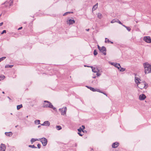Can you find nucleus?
I'll return each instance as SVG.
<instances>
[{"mask_svg":"<svg viewBox=\"0 0 151 151\" xmlns=\"http://www.w3.org/2000/svg\"><path fill=\"white\" fill-rule=\"evenodd\" d=\"M82 127L83 128V129H84L85 128V126H84L82 125Z\"/></svg>","mask_w":151,"mask_h":151,"instance_id":"nucleus-51","label":"nucleus"},{"mask_svg":"<svg viewBox=\"0 0 151 151\" xmlns=\"http://www.w3.org/2000/svg\"><path fill=\"white\" fill-rule=\"evenodd\" d=\"M6 30H4L1 33V34H3L4 33H6Z\"/></svg>","mask_w":151,"mask_h":151,"instance_id":"nucleus-37","label":"nucleus"},{"mask_svg":"<svg viewBox=\"0 0 151 151\" xmlns=\"http://www.w3.org/2000/svg\"><path fill=\"white\" fill-rule=\"evenodd\" d=\"M70 12H66L65 13L63 14V16H65L68 13H69Z\"/></svg>","mask_w":151,"mask_h":151,"instance_id":"nucleus-39","label":"nucleus"},{"mask_svg":"<svg viewBox=\"0 0 151 151\" xmlns=\"http://www.w3.org/2000/svg\"><path fill=\"white\" fill-rule=\"evenodd\" d=\"M22 28V27H19V28L18 29V30H20V29H21Z\"/></svg>","mask_w":151,"mask_h":151,"instance_id":"nucleus-45","label":"nucleus"},{"mask_svg":"<svg viewBox=\"0 0 151 151\" xmlns=\"http://www.w3.org/2000/svg\"><path fill=\"white\" fill-rule=\"evenodd\" d=\"M28 117V116H26L27 118V117Z\"/></svg>","mask_w":151,"mask_h":151,"instance_id":"nucleus-61","label":"nucleus"},{"mask_svg":"<svg viewBox=\"0 0 151 151\" xmlns=\"http://www.w3.org/2000/svg\"><path fill=\"white\" fill-rule=\"evenodd\" d=\"M119 145V144L118 142H115L112 145V147L114 148H116Z\"/></svg>","mask_w":151,"mask_h":151,"instance_id":"nucleus-12","label":"nucleus"},{"mask_svg":"<svg viewBox=\"0 0 151 151\" xmlns=\"http://www.w3.org/2000/svg\"><path fill=\"white\" fill-rule=\"evenodd\" d=\"M41 145L40 144H38L37 145V146L38 148H40L41 147Z\"/></svg>","mask_w":151,"mask_h":151,"instance_id":"nucleus-36","label":"nucleus"},{"mask_svg":"<svg viewBox=\"0 0 151 151\" xmlns=\"http://www.w3.org/2000/svg\"><path fill=\"white\" fill-rule=\"evenodd\" d=\"M146 98V96L144 94H142L139 96V99L141 101L144 100Z\"/></svg>","mask_w":151,"mask_h":151,"instance_id":"nucleus-9","label":"nucleus"},{"mask_svg":"<svg viewBox=\"0 0 151 151\" xmlns=\"http://www.w3.org/2000/svg\"><path fill=\"white\" fill-rule=\"evenodd\" d=\"M98 53L96 50H95L93 51V54L94 55H96Z\"/></svg>","mask_w":151,"mask_h":151,"instance_id":"nucleus-32","label":"nucleus"},{"mask_svg":"<svg viewBox=\"0 0 151 151\" xmlns=\"http://www.w3.org/2000/svg\"><path fill=\"white\" fill-rule=\"evenodd\" d=\"M13 4V1H11V2H10V5L11 6V5H12V4Z\"/></svg>","mask_w":151,"mask_h":151,"instance_id":"nucleus-41","label":"nucleus"},{"mask_svg":"<svg viewBox=\"0 0 151 151\" xmlns=\"http://www.w3.org/2000/svg\"><path fill=\"white\" fill-rule=\"evenodd\" d=\"M56 128L58 130H60L61 129V127L60 126H57Z\"/></svg>","mask_w":151,"mask_h":151,"instance_id":"nucleus-24","label":"nucleus"},{"mask_svg":"<svg viewBox=\"0 0 151 151\" xmlns=\"http://www.w3.org/2000/svg\"><path fill=\"white\" fill-rule=\"evenodd\" d=\"M22 104H20L19 105H17V109L18 110L20 108H22Z\"/></svg>","mask_w":151,"mask_h":151,"instance_id":"nucleus-22","label":"nucleus"},{"mask_svg":"<svg viewBox=\"0 0 151 151\" xmlns=\"http://www.w3.org/2000/svg\"><path fill=\"white\" fill-rule=\"evenodd\" d=\"M43 107L44 108H50L52 109L55 111H56V108L54 107L52 104L47 101H44Z\"/></svg>","mask_w":151,"mask_h":151,"instance_id":"nucleus-2","label":"nucleus"},{"mask_svg":"<svg viewBox=\"0 0 151 151\" xmlns=\"http://www.w3.org/2000/svg\"><path fill=\"white\" fill-rule=\"evenodd\" d=\"M98 4L97 3L92 8V10L94 11L98 7Z\"/></svg>","mask_w":151,"mask_h":151,"instance_id":"nucleus-18","label":"nucleus"},{"mask_svg":"<svg viewBox=\"0 0 151 151\" xmlns=\"http://www.w3.org/2000/svg\"><path fill=\"white\" fill-rule=\"evenodd\" d=\"M97 17L99 19H101L102 17V14L100 13H98L97 14Z\"/></svg>","mask_w":151,"mask_h":151,"instance_id":"nucleus-16","label":"nucleus"},{"mask_svg":"<svg viewBox=\"0 0 151 151\" xmlns=\"http://www.w3.org/2000/svg\"><path fill=\"white\" fill-rule=\"evenodd\" d=\"M120 71L123 72L125 70V68H120L119 69Z\"/></svg>","mask_w":151,"mask_h":151,"instance_id":"nucleus-28","label":"nucleus"},{"mask_svg":"<svg viewBox=\"0 0 151 151\" xmlns=\"http://www.w3.org/2000/svg\"><path fill=\"white\" fill-rule=\"evenodd\" d=\"M110 43H112V44H113V42H112L111 41H110Z\"/></svg>","mask_w":151,"mask_h":151,"instance_id":"nucleus-54","label":"nucleus"},{"mask_svg":"<svg viewBox=\"0 0 151 151\" xmlns=\"http://www.w3.org/2000/svg\"><path fill=\"white\" fill-rule=\"evenodd\" d=\"M39 140H40L41 142H42L43 145L44 146H45L47 143V139L45 138H42L39 139Z\"/></svg>","mask_w":151,"mask_h":151,"instance_id":"nucleus-4","label":"nucleus"},{"mask_svg":"<svg viewBox=\"0 0 151 151\" xmlns=\"http://www.w3.org/2000/svg\"><path fill=\"white\" fill-rule=\"evenodd\" d=\"M114 66L115 67L119 69L121 67L120 64L118 63H116L114 65Z\"/></svg>","mask_w":151,"mask_h":151,"instance_id":"nucleus-19","label":"nucleus"},{"mask_svg":"<svg viewBox=\"0 0 151 151\" xmlns=\"http://www.w3.org/2000/svg\"><path fill=\"white\" fill-rule=\"evenodd\" d=\"M102 93L105 95L106 96H107V95L106 93H104L103 92Z\"/></svg>","mask_w":151,"mask_h":151,"instance_id":"nucleus-49","label":"nucleus"},{"mask_svg":"<svg viewBox=\"0 0 151 151\" xmlns=\"http://www.w3.org/2000/svg\"><path fill=\"white\" fill-rule=\"evenodd\" d=\"M8 98L9 99H10V98H9V97H8Z\"/></svg>","mask_w":151,"mask_h":151,"instance_id":"nucleus-60","label":"nucleus"},{"mask_svg":"<svg viewBox=\"0 0 151 151\" xmlns=\"http://www.w3.org/2000/svg\"><path fill=\"white\" fill-rule=\"evenodd\" d=\"M143 65L145 74L151 73V65L148 63H144Z\"/></svg>","mask_w":151,"mask_h":151,"instance_id":"nucleus-1","label":"nucleus"},{"mask_svg":"<svg viewBox=\"0 0 151 151\" xmlns=\"http://www.w3.org/2000/svg\"><path fill=\"white\" fill-rule=\"evenodd\" d=\"M92 71L94 73H96L99 71V70H98L97 68H93Z\"/></svg>","mask_w":151,"mask_h":151,"instance_id":"nucleus-14","label":"nucleus"},{"mask_svg":"<svg viewBox=\"0 0 151 151\" xmlns=\"http://www.w3.org/2000/svg\"><path fill=\"white\" fill-rule=\"evenodd\" d=\"M13 66V65H5V67L6 68H12Z\"/></svg>","mask_w":151,"mask_h":151,"instance_id":"nucleus-23","label":"nucleus"},{"mask_svg":"<svg viewBox=\"0 0 151 151\" xmlns=\"http://www.w3.org/2000/svg\"><path fill=\"white\" fill-rule=\"evenodd\" d=\"M6 58V57H4L0 58V62L1 61L3 60L4 59H5Z\"/></svg>","mask_w":151,"mask_h":151,"instance_id":"nucleus-31","label":"nucleus"},{"mask_svg":"<svg viewBox=\"0 0 151 151\" xmlns=\"http://www.w3.org/2000/svg\"><path fill=\"white\" fill-rule=\"evenodd\" d=\"M78 130L79 132H81V131L83 132H84L81 127H80L79 129H78Z\"/></svg>","mask_w":151,"mask_h":151,"instance_id":"nucleus-30","label":"nucleus"},{"mask_svg":"<svg viewBox=\"0 0 151 151\" xmlns=\"http://www.w3.org/2000/svg\"><path fill=\"white\" fill-rule=\"evenodd\" d=\"M96 73H97L96 75L98 76H100L101 75V74L100 73H99V72H97Z\"/></svg>","mask_w":151,"mask_h":151,"instance_id":"nucleus-35","label":"nucleus"},{"mask_svg":"<svg viewBox=\"0 0 151 151\" xmlns=\"http://www.w3.org/2000/svg\"><path fill=\"white\" fill-rule=\"evenodd\" d=\"M84 66L85 67H90V66H87V65H84Z\"/></svg>","mask_w":151,"mask_h":151,"instance_id":"nucleus-47","label":"nucleus"},{"mask_svg":"<svg viewBox=\"0 0 151 151\" xmlns=\"http://www.w3.org/2000/svg\"><path fill=\"white\" fill-rule=\"evenodd\" d=\"M99 50L101 52L103 53L104 55H106V49L105 47L104 46L102 47Z\"/></svg>","mask_w":151,"mask_h":151,"instance_id":"nucleus-6","label":"nucleus"},{"mask_svg":"<svg viewBox=\"0 0 151 151\" xmlns=\"http://www.w3.org/2000/svg\"><path fill=\"white\" fill-rule=\"evenodd\" d=\"M80 132H78V134L80 136H82L83 135V134H81V133H80Z\"/></svg>","mask_w":151,"mask_h":151,"instance_id":"nucleus-40","label":"nucleus"},{"mask_svg":"<svg viewBox=\"0 0 151 151\" xmlns=\"http://www.w3.org/2000/svg\"><path fill=\"white\" fill-rule=\"evenodd\" d=\"M86 30L87 31H88L89 30V29H86Z\"/></svg>","mask_w":151,"mask_h":151,"instance_id":"nucleus-52","label":"nucleus"},{"mask_svg":"<svg viewBox=\"0 0 151 151\" xmlns=\"http://www.w3.org/2000/svg\"><path fill=\"white\" fill-rule=\"evenodd\" d=\"M144 40L146 42L150 43L151 42V39L149 36H146L144 38Z\"/></svg>","mask_w":151,"mask_h":151,"instance_id":"nucleus-7","label":"nucleus"},{"mask_svg":"<svg viewBox=\"0 0 151 151\" xmlns=\"http://www.w3.org/2000/svg\"><path fill=\"white\" fill-rule=\"evenodd\" d=\"M97 46H98V48L99 50L101 47H100L99 45H98Z\"/></svg>","mask_w":151,"mask_h":151,"instance_id":"nucleus-43","label":"nucleus"},{"mask_svg":"<svg viewBox=\"0 0 151 151\" xmlns=\"http://www.w3.org/2000/svg\"><path fill=\"white\" fill-rule=\"evenodd\" d=\"M111 65L114 66V65L116 63H111Z\"/></svg>","mask_w":151,"mask_h":151,"instance_id":"nucleus-42","label":"nucleus"},{"mask_svg":"<svg viewBox=\"0 0 151 151\" xmlns=\"http://www.w3.org/2000/svg\"><path fill=\"white\" fill-rule=\"evenodd\" d=\"M2 93H4V91L2 92Z\"/></svg>","mask_w":151,"mask_h":151,"instance_id":"nucleus-59","label":"nucleus"},{"mask_svg":"<svg viewBox=\"0 0 151 151\" xmlns=\"http://www.w3.org/2000/svg\"><path fill=\"white\" fill-rule=\"evenodd\" d=\"M41 127L40 125H39L38 126V128H40V127Z\"/></svg>","mask_w":151,"mask_h":151,"instance_id":"nucleus-56","label":"nucleus"},{"mask_svg":"<svg viewBox=\"0 0 151 151\" xmlns=\"http://www.w3.org/2000/svg\"><path fill=\"white\" fill-rule=\"evenodd\" d=\"M3 24V22H1L0 23V26H2Z\"/></svg>","mask_w":151,"mask_h":151,"instance_id":"nucleus-44","label":"nucleus"},{"mask_svg":"<svg viewBox=\"0 0 151 151\" xmlns=\"http://www.w3.org/2000/svg\"><path fill=\"white\" fill-rule=\"evenodd\" d=\"M59 110L61 112V115H64L66 114L67 111L66 107H63L62 109H60Z\"/></svg>","mask_w":151,"mask_h":151,"instance_id":"nucleus-5","label":"nucleus"},{"mask_svg":"<svg viewBox=\"0 0 151 151\" xmlns=\"http://www.w3.org/2000/svg\"><path fill=\"white\" fill-rule=\"evenodd\" d=\"M105 42L106 43H110V41L107 38H105Z\"/></svg>","mask_w":151,"mask_h":151,"instance_id":"nucleus-25","label":"nucleus"},{"mask_svg":"<svg viewBox=\"0 0 151 151\" xmlns=\"http://www.w3.org/2000/svg\"><path fill=\"white\" fill-rule=\"evenodd\" d=\"M7 3V1H5V3H4V4H6V3Z\"/></svg>","mask_w":151,"mask_h":151,"instance_id":"nucleus-53","label":"nucleus"},{"mask_svg":"<svg viewBox=\"0 0 151 151\" xmlns=\"http://www.w3.org/2000/svg\"><path fill=\"white\" fill-rule=\"evenodd\" d=\"M18 125H16L15 126V127L17 128L18 127Z\"/></svg>","mask_w":151,"mask_h":151,"instance_id":"nucleus-57","label":"nucleus"},{"mask_svg":"<svg viewBox=\"0 0 151 151\" xmlns=\"http://www.w3.org/2000/svg\"><path fill=\"white\" fill-rule=\"evenodd\" d=\"M118 22L119 23V24H120L121 25H122V23L118 20V22Z\"/></svg>","mask_w":151,"mask_h":151,"instance_id":"nucleus-38","label":"nucleus"},{"mask_svg":"<svg viewBox=\"0 0 151 151\" xmlns=\"http://www.w3.org/2000/svg\"><path fill=\"white\" fill-rule=\"evenodd\" d=\"M96 78V76L93 77V78Z\"/></svg>","mask_w":151,"mask_h":151,"instance_id":"nucleus-55","label":"nucleus"},{"mask_svg":"<svg viewBox=\"0 0 151 151\" xmlns=\"http://www.w3.org/2000/svg\"><path fill=\"white\" fill-rule=\"evenodd\" d=\"M87 88H88L90 89V90H91L92 91H93V92L96 91V89L94 88H93L91 87L88 86H87Z\"/></svg>","mask_w":151,"mask_h":151,"instance_id":"nucleus-20","label":"nucleus"},{"mask_svg":"<svg viewBox=\"0 0 151 151\" xmlns=\"http://www.w3.org/2000/svg\"><path fill=\"white\" fill-rule=\"evenodd\" d=\"M118 22V19L116 20V19H114L111 21V23H113L115 22Z\"/></svg>","mask_w":151,"mask_h":151,"instance_id":"nucleus-26","label":"nucleus"},{"mask_svg":"<svg viewBox=\"0 0 151 151\" xmlns=\"http://www.w3.org/2000/svg\"><path fill=\"white\" fill-rule=\"evenodd\" d=\"M138 84L137 86L141 89H146L147 86V84L145 81L140 82Z\"/></svg>","mask_w":151,"mask_h":151,"instance_id":"nucleus-3","label":"nucleus"},{"mask_svg":"<svg viewBox=\"0 0 151 151\" xmlns=\"http://www.w3.org/2000/svg\"><path fill=\"white\" fill-rule=\"evenodd\" d=\"M70 12V13H69V14L70 13H73L72 12Z\"/></svg>","mask_w":151,"mask_h":151,"instance_id":"nucleus-58","label":"nucleus"},{"mask_svg":"<svg viewBox=\"0 0 151 151\" xmlns=\"http://www.w3.org/2000/svg\"><path fill=\"white\" fill-rule=\"evenodd\" d=\"M135 82L136 84H137V86H138V84L140 83L141 82V80L140 79L137 77H135Z\"/></svg>","mask_w":151,"mask_h":151,"instance_id":"nucleus-10","label":"nucleus"},{"mask_svg":"<svg viewBox=\"0 0 151 151\" xmlns=\"http://www.w3.org/2000/svg\"><path fill=\"white\" fill-rule=\"evenodd\" d=\"M126 28L128 31H130L131 30V29L129 27H127Z\"/></svg>","mask_w":151,"mask_h":151,"instance_id":"nucleus-33","label":"nucleus"},{"mask_svg":"<svg viewBox=\"0 0 151 151\" xmlns=\"http://www.w3.org/2000/svg\"><path fill=\"white\" fill-rule=\"evenodd\" d=\"M35 124H40V121L39 120H36L35 122Z\"/></svg>","mask_w":151,"mask_h":151,"instance_id":"nucleus-21","label":"nucleus"},{"mask_svg":"<svg viewBox=\"0 0 151 151\" xmlns=\"http://www.w3.org/2000/svg\"><path fill=\"white\" fill-rule=\"evenodd\" d=\"M96 91H97L101 93H103V92L100 91L99 89H96Z\"/></svg>","mask_w":151,"mask_h":151,"instance_id":"nucleus-34","label":"nucleus"},{"mask_svg":"<svg viewBox=\"0 0 151 151\" xmlns=\"http://www.w3.org/2000/svg\"><path fill=\"white\" fill-rule=\"evenodd\" d=\"M41 125L42 126H45V124L44 122L42 124H41Z\"/></svg>","mask_w":151,"mask_h":151,"instance_id":"nucleus-48","label":"nucleus"},{"mask_svg":"<svg viewBox=\"0 0 151 151\" xmlns=\"http://www.w3.org/2000/svg\"><path fill=\"white\" fill-rule=\"evenodd\" d=\"M5 134L7 136L10 137L12 135V133L11 132H5Z\"/></svg>","mask_w":151,"mask_h":151,"instance_id":"nucleus-13","label":"nucleus"},{"mask_svg":"<svg viewBox=\"0 0 151 151\" xmlns=\"http://www.w3.org/2000/svg\"><path fill=\"white\" fill-rule=\"evenodd\" d=\"M29 147L33 148H36L37 147L34 146V145H29Z\"/></svg>","mask_w":151,"mask_h":151,"instance_id":"nucleus-29","label":"nucleus"},{"mask_svg":"<svg viewBox=\"0 0 151 151\" xmlns=\"http://www.w3.org/2000/svg\"><path fill=\"white\" fill-rule=\"evenodd\" d=\"M122 25L124 27H125L126 28V27H127V26H126L125 25H124L123 24H122Z\"/></svg>","mask_w":151,"mask_h":151,"instance_id":"nucleus-46","label":"nucleus"},{"mask_svg":"<svg viewBox=\"0 0 151 151\" xmlns=\"http://www.w3.org/2000/svg\"><path fill=\"white\" fill-rule=\"evenodd\" d=\"M5 78V76L4 75L0 76V81L3 80Z\"/></svg>","mask_w":151,"mask_h":151,"instance_id":"nucleus-27","label":"nucleus"},{"mask_svg":"<svg viewBox=\"0 0 151 151\" xmlns=\"http://www.w3.org/2000/svg\"><path fill=\"white\" fill-rule=\"evenodd\" d=\"M44 122L45 124V126H49L50 125V123L48 121H45Z\"/></svg>","mask_w":151,"mask_h":151,"instance_id":"nucleus-15","label":"nucleus"},{"mask_svg":"<svg viewBox=\"0 0 151 151\" xmlns=\"http://www.w3.org/2000/svg\"><path fill=\"white\" fill-rule=\"evenodd\" d=\"M89 67H90L91 68H92V69L94 68H93V66H90Z\"/></svg>","mask_w":151,"mask_h":151,"instance_id":"nucleus-50","label":"nucleus"},{"mask_svg":"<svg viewBox=\"0 0 151 151\" xmlns=\"http://www.w3.org/2000/svg\"><path fill=\"white\" fill-rule=\"evenodd\" d=\"M39 139H34V138H32L31 140V142L32 144L33 142H35L36 141H38Z\"/></svg>","mask_w":151,"mask_h":151,"instance_id":"nucleus-17","label":"nucleus"},{"mask_svg":"<svg viewBox=\"0 0 151 151\" xmlns=\"http://www.w3.org/2000/svg\"><path fill=\"white\" fill-rule=\"evenodd\" d=\"M6 148L4 144H1L0 145V151H5Z\"/></svg>","mask_w":151,"mask_h":151,"instance_id":"nucleus-8","label":"nucleus"},{"mask_svg":"<svg viewBox=\"0 0 151 151\" xmlns=\"http://www.w3.org/2000/svg\"><path fill=\"white\" fill-rule=\"evenodd\" d=\"M75 22V21L73 19H70L68 21L67 23L69 25L71 24H73Z\"/></svg>","mask_w":151,"mask_h":151,"instance_id":"nucleus-11","label":"nucleus"}]
</instances>
